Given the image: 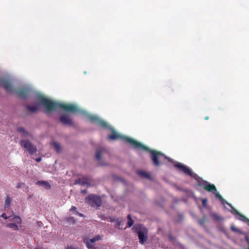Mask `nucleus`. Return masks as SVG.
Instances as JSON below:
<instances>
[{"instance_id":"14","label":"nucleus","mask_w":249,"mask_h":249,"mask_svg":"<svg viewBox=\"0 0 249 249\" xmlns=\"http://www.w3.org/2000/svg\"><path fill=\"white\" fill-rule=\"evenodd\" d=\"M13 223H16L18 225V224H20L21 222V218L18 216H14L13 215H11V218H10V220L9 221Z\"/></svg>"},{"instance_id":"25","label":"nucleus","mask_w":249,"mask_h":249,"mask_svg":"<svg viewBox=\"0 0 249 249\" xmlns=\"http://www.w3.org/2000/svg\"><path fill=\"white\" fill-rule=\"evenodd\" d=\"M52 145L57 152L60 151L61 147L59 143L56 142H53Z\"/></svg>"},{"instance_id":"8","label":"nucleus","mask_w":249,"mask_h":249,"mask_svg":"<svg viewBox=\"0 0 249 249\" xmlns=\"http://www.w3.org/2000/svg\"><path fill=\"white\" fill-rule=\"evenodd\" d=\"M90 181V178L83 177L76 180L74 182V184H78L83 186L87 185L88 186H89L91 185Z\"/></svg>"},{"instance_id":"26","label":"nucleus","mask_w":249,"mask_h":249,"mask_svg":"<svg viewBox=\"0 0 249 249\" xmlns=\"http://www.w3.org/2000/svg\"><path fill=\"white\" fill-rule=\"evenodd\" d=\"M102 239V237L99 235H97L95 236H94L92 239H89L90 241H92V242L93 243L95 242L98 241L99 240H101Z\"/></svg>"},{"instance_id":"24","label":"nucleus","mask_w":249,"mask_h":249,"mask_svg":"<svg viewBox=\"0 0 249 249\" xmlns=\"http://www.w3.org/2000/svg\"><path fill=\"white\" fill-rule=\"evenodd\" d=\"M128 222H127V226L128 227H131L133 224H134V221L132 219L131 217V215L130 214H128L127 216Z\"/></svg>"},{"instance_id":"30","label":"nucleus","mask_w":249,"mask_h":249,"mask_svg":"<svg viewBox=\"0 0 249 249\" xmlns=\"http://www.w3.org/2000/svg\"><path fill=\"white\" fill-rule=\"evenodd\" d=\"M11 201V198H10V196H7V198L5 201V202H6V203L10 202Z\"/></svg>"},{"instance_id":"33","label":"nucleus","mask_w":249,"mask_h":249,"mask_svg":"<svg viewBox=\"0 0 249 249\" xmlns=\"http://www.w3.org/2000/svg\"><path fill=\"white\" fill-rule=\"evenodd\" d=\"M110 221H112V222H116V219L112 218H110Z\"/></svg>"},{"instance_id":"17","label":"nucleus","mask_w":249,"mask_h":249,"mask_svg":"<svg viewBox=\"0 0 249 249\" xmlns=\"http://www.w3.org/2000/svg\"><path fill=\"white\" fill-rule=\"evenodd\" d=\"M12 213H13V212H9V211H7L6 213H2L0 216L5 219H8L9 221H10V218H11Z\"/></svg>"},{"instance_id":"1","label":"nucleus","mask_w":249,"mask_h":249,"mask_svg":"<svg viewBox=\"0 0 249 249\" xmlns=\"http://www.w3.org/2000/svg\"><path fill=\"white\" fill-rule=\"evenodd\" d=\"M112 134L108 136V138L109 139L115 140L121 138L124 142L130 144L134 147L138 149L140 148L149 152L151 155L150 157L154 165L156 166H158L160 165V160L161 158H163L164 160L167 159V157L164 154L160 151L150 149L146 146L130 138L127 137H121V136L117 133L113 129H112Z\"/></svg>"},{"instance_id":"42","label":"nucleus","mask_w":249,"mask_h":249,"mask_svg":"<svg viewBox=\"0 0 249 249\" xmlns=\"http://www.w3.org/2000/svg\"><path fill=\"white\" fill-rule=\"evenodd\" d=\"M227 204H229V205L230 207H231V204H230V203H227Z\"/></svg>"},{"instance_id":"19","label":"nucleus","mask_w":249,"mask_h":249,"mask_svg":"<svg viewBox=\"0 0 249 249\" xmlns=\"http://www.w3.org/2000/svg\"><path fill=\"white\" fill-rule=\"evenodd\" d=\"M6 226L7 227L11 228L14 230H18L19 229L18 225L12 222L8 223Z\"/></svg>"},{"instance_id":"5","label":"nucleus","mask_w":249,"mask_h":249,"mask_svg":"<svg viewBox=\"0 0 249 249\" xmlns=\"http://www.w3.org/2000/svg\"><path fill=\"white\" fill-rule=\"evenodd\" d=\"M20 144L24 147L31 155L36 153L37 148L36 145L33 144L29 140H23L20 142Z\"/></svg>"},{"instance_id":"29","label":"nucleus","mask_w":249,"mask_h":249,"mask_svg":"<svg viewBox=\"0 0 249 249\" xmlns=\"http://www.w3.org/2000/svg\"><path fill=\"white\" fill-rule=\"evenodd\" d=\"M76 208L73 207L70 209V211L75 212L76 213H77V212H76Z\"/></svg>"},{"instance_id":"22","label":"nucleus","mask_w":249,"mask_h":249,"mask_svg":"<svg viewBox=\"0 0 249 249\" xmlns=\"http://www.w3.org/2000/svg\"><path fill=\"white\" fill-rule=\"evenodd\" d=\"M138 174L140 176L147 178H150V175L147 172L144 171H139Z\"/></svg>"},{"instance_id":"40","label":"nucleus","mask_w":249,"mask_h":249,"mask_svg":"<svg viewBox=\"0 0 249 249\" xmlns=\"http://www.w3.org/2000/svg\"><path fill=\"white\" fill-rule=\"evenodd\" d=\"M231 229L233 230V231H235V229H234V227H231Z\"/></svg>"},{"instance_id":"11","label":"nucleus","mask_w":249,"mask_h":249,"mask_svg":"<svg viewBox=\"0 0 249 249\" xmlns=\"http://www.w3.org/2000/svg\"><path fill=\"white\" fill-rule=\"evenodd\" d=\"M17 95L20 98L25 99L29 93V89L26 88L19 89L15 91Z\"/></svg>"},{"instance_id":"20","label":"nucleus","mask_w":249,"mask_h":249,"mask_svg":"<svg viewBox=\"0 0 249 249\" xmlns=\"http://www.w3.org/2000/svg\"><path fill=\"white\" fill-rule=\"evenodd\" d=\"M65 220L67 221L70 225L74 224L76 222L75 219L71 216L66 217Z\"/></svg>"},{"instance_id":"12","label":"nucleus","mask_w":249,"mask_h":249,"mask_svg":"<svg viewBox=\"0 0 249 249\" xmlns=\"http://www.w3.org/2000/svg\"><path fill=\"white\" fill-rule=\"evenodd\" d=\"M36 184L39 186H43L46 190H50L51 188V185L46 181H38Z\"/></svg>"},{"instance_id":"31","label":"nucleus","mask_w":249,"mask_h":249,"mask_svg":"<svg viewBox=\"0 0 249 249\" xmlns=\"http://www.w3.org/2000/svg\"><path fill=\"white\" fill-rule=\"evenodd\" d=\"M66 249H77V248L72 247V246H69Z\"/></svg>"},{"instance_id":"45","label":"nucleus","mask_w":249,"mask_h":249,"mask_svg":"<svg viewBox=\"0 0 249 249\" xmlns=\"http://www.w3.org/2000/svg\"><path fill=\"white\" fill-rule=\"evenodd\" d=\"M248 249H249V248H248Z\"/></svg>"},{"instance_id":"35","label":"nucleus","mask_w":249,"mask_h":249,"mask_svg":"<svg viewBox=\"0 0 249 249\" xmlns=\"http://www.w3.org/2000/svg\"><path fill=\"white\" fill-rule=\"evenodd\" d=\"M77 213L78 215H79L80 216H81V217L84 216L83 214L79 213Z\"/></svg>"},{"instance_id":"34","label":"nucleus","mask_w":249,"mask_h":249,"mask_svg":"<svg viewBox=\"0 0 249 249\" xmlns=\"http://www.w3.org/2000/svg\"><path fill=\"white\" fill-rule=\"evenodd\" d=\"M81 192L83 194H86L87 193V190H82Z\"/></svg>"},{"instance_id":"2","label":"nucleus","mask_w":249,"mask_h":249,"mask_svg":"<svg viewBox=\"0 0 249 249\" xmlns=\"http://www.w3.org/2000/svg\"><path fill=\"white\" fill-rule=\"evenodd\" d=\"M37 100L40 104L46 108V113L56 110L58 108H62L66 111L71 112H75L78 111L77 107L75 105L57 103L42 95L38 96Z\"/></svg>"},{"instance_id":"44","label":"nucleus","mask_w":249,"mask_h":249,"mask_svg":"<svg viewBox=\"0 0 249 249\" xmlns=\"http://www.w3.org/2000/svg\"><path fill=\"white\" fill-rule=\"evenodd\" d=\"M233 211H234V212H237L236 211V210H235V209H233Z\"/></svg>"},{"instance_id":"28","label":"nucleus","mask_w":249,"mask_h":249,"mask_svg":"<svg viewBox=\"0 0 249 249\" xmlns=\"http://www.w3.org/2000/svg\"><path fill=\"white\" fill-rule=\"evenodd\" d=\"M24 184L23 182H19L17 185V188H19L21 187Z\"/></svg>"},{"instance_id":"36","label":"nucleus","mask_w":249,"mask_h":249,"mask_svg":"<svg viewBox=\"0 0 249 249\" xmlns=\"http://www.w3.org/2000/svg\"><path fill=\"white\" fill-rule=\"evenodd\" d=\"M9 203H6L5 204V208H8L9 207Z\"/></svg>"},{"instance_id":"37","label":"nucleus","mask_w":249,"mask_h":249,"mask_svg":"<svg viewBox=\"0 0 249 249\" xmlns=\"http://www.w3.org/2000/svg\"><path fill=\"white\" fill-rule=\"evenodd\" d=\"M202 202H207V199H203Z\"/></svg>"},{"instance_id":"41","label":"nucleus","mask_w":249,"mask_h":249,"mask_svg":"<svg viewBox=\"0 0 249 249\" xmlns=\"http://www.w3.org/2000/svg\"><path fill=\"white\" fill-rule=\"evenodd\" d=\"M206 203H203V205H204L205 207L206 206Z\"/></svg>"},{"instance_id":"13","label":"nucleus","mask_w":249,"mask_h":249,"mask_svg":"<svg viewBox=\"0 0 249 249\" xmlns=\"http://www.w3.org/2000/svg\"><path fill=\"white\" fill-rule=\"evenodd\" d=\"M84 243L86 244L87 247L89 249H94V243L92 242L88 238H85L83 240Z\"/></svg>"},{"instance_id":"21","label":"nucleus","mask_w":249,"mask_h":249,"mask_svg":"<svg viewBox=\"0 0 249 249\" xmlns=\"http://www.w3.org/2000/svg\"><path fill=\"white\" fill-rule=\"evenodd\" d=\"M17 130L19 132L22 133L23 134V136L24 137H27L28 135V132L23 127H18Z\"/></svg>"},{"instance_id":"7","label":"nucleus","mask_w":249,"mask_h":249,"mask_svg":"<svg viewBox=\"0 0 249 249\" xmlns=\"http://www.w3.org/2000/svg\"><path fill=\"white\" fill-rule=\"evenodd\" d=\"M0 85L1 86L7 91L11 93L14 91V88L10 82L7 79H0Z\"/></svg>"},{"instance_id":"3","label":"nucleus","mask_w":249,"mask_h":249,"mask_svg":"<svg viewBox=\"0 0 249 249\" xmlns=\"http://www.w3.org/2000/svg\"><path fill=\"white\" fill-rule=\"evenodd\" d=\"M198 185L207 191L211 193L212 195L214 196L216 199L220 202H228L217 191L215 186L213 184H210L207 181H202L199 182Z\"/></svg>"},{"instance_id":"9","label":"nucleus","mask_w":249,"mask_h":249,"mask_svg":"<svg viewBox=\"0 0 249 249\" xmlns=\"http://www.w3.org/2000/svg\"><path fill=\"white\" fill-rule=\"evenodd\" d=\"M59 120L63 124L68 125H73L72 121L68 114L65 113L62 115L59 118Z\"/></svg>"},{"instance_id":"4","label":"nucleus","mask_w":249,"mask_h":249,"mask_svg":"<svg viewBox=\"0 0 249 249\" xmlns=\"http://www.w3.org/2000/svg\"><path fill=\"white\" fill-rule=\"evenodd\" d=\"M133 229H135L137 231L140 243L141 244H144L148 238L147 229L141 225H136L133 227Z\"/></svg>"},{"instance_id":"23","label":"nucleus","mask_w":249,"mask_h":249,"mask_svg":"<svg viewBox=\"0 0 249 249\" xmlns=\"http://www.w3.org/2000/svg\"><path fill=\"white\" fill-rule=\"evenodd\" d=\"M89 120L91 122L95 123H97L99 118L95 116L89 115L88 116Z\"/></svg>"},{"instance_id":"27","label":"nucleus","mask_w":249,"mask_h":249,"mask_svg":"<svg viewBox=\"0 0 249 249\" xmlns=\"http://www.w3.org/2000/svg\"><path fill=\"white\" fill-rule=\"evenodd\" d=\"M122 222V220H120V219H117L116 220V227L117 228H119V227L120 226V224Z\"/></svg>"},{"instance_id":"39","label":"nucleus","mask_w":249,"mask_h":249,"mask_svg":"<svg viewBox=\"0 0 249 249\" xmlns=\"http://www.w3.org/2000/svg\"><path fill=\"white\" fill-rule=\"evenodd\" d=\"M205 119L206 120H208L209 119V117H208V116L205 117Z\"/></svg>"},{"instance_id":"16","label":"nucleus","mask_w":249,"mask_h":249,"mask_svg":"<svg viewBox=\"0 0 249 249\" xmlns=\"http://www.w3.org/2000/svg\"><path fill=\"white\" fill-rule=\"evenodd\" d=\"M26 108L27 110L32 112H36L38 110V107L37 106L27 105Z\"/></svg>"},{"instance_id":"6","label":"nucleus","mask_w":249,"mask_h":249,"mask_svg":"<svg viewBox=\"0 0 249 249\" xmlns=\"http://www.w3.org/2000/svg\"><path fill=\"white\" fill-rule=\"evenodd\" d=\"M175 167L179 171L183 172L185 175H188L191 177H194V174L191 169L187 166L182 164L181 163L178 162L174 165Z\"/></svg>"},{"instance_id":"32","label":"nucleus","mask_w":249,"mask_h":249,"mask_svg":"<svg viewBox=\"0 0 249 249\" xmlns=\"http://www.w3.org/2000/svg\"><path fill=\"white\" fill-rule=\"evenodd\" d=\"M41 160H42L41 158H36V160L37 162H40V161H41Z\"/></svg>"},{"instance_id":"10","label":"nucleus","mask_w":249,"mask_h":249,"mask_svg":"<svg viewBox=\"0 0 249 249\" xmlns=\"http://www.w3.org/2000/svg\"><path fill=\"white\" fill-rule=\"evenodd\" d=\"M85 201L86 202H101L102 199L100 196L94 195L90 194L86 197Z\"/></svg>"},{"instance_id":"38","label":"nucleus","mask_w":249,"mask_h":249,"mask_svg":"<svg viewBox=\"0 0 249 249\" xmlns=\"http://www.w3.org/2000/svg\"><path fill=\"white\" fill-rule=\"evenodd\" d=\"M94 204H96V205H97V207L100 206L99 203H94Z\"/></svg>"},{"instance_id":"15","label":"nucleus","mask_w":249,"mask_h":249,"mask_svg":"<svg viewBox=\"0 0 249 249\" xmlns=\"http://www.w3.org/2000/svg\"><path fill=\"white\" fill-rule=\"evenodd\" d=\"M105 151V149L103 148H100L99 150H98L95 154L96 159L97 160H100L101 159V155L102 153H104Z\"/></svg>"},{"instance_id":"43","label":"nucleus","mask_w":249,"mask_h":249,"mask_svg":"<svg viewBox=\"0 0 249 249\" xmlns=\"http://www.w3.org/2000/svg\"><path fill=\"white\" fill-rule=\"evenodd\" d=\"M233 211H234V212H237L236 211V210H235V209H233Z\"/></svg>"},{"instance_id":"18","label":"nucleus","mask_w":249,"mask_h":249,"mask_svg":"<svg viewBox=\"0 0 249 249\" xmlns=\"http://www.w3.org/2000/svg\"><path fill=\"white\" fill-rule=\"evenodd\" d=\"M99 126L104 128H107L108 127V124L104 121H102L99 119L97 123H96Z\"/></svg>"}]
</instances>
